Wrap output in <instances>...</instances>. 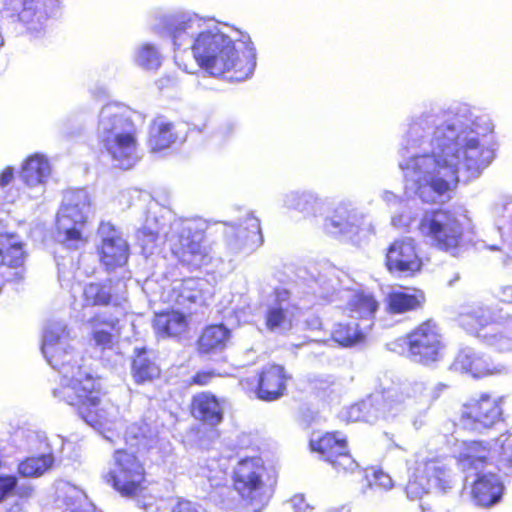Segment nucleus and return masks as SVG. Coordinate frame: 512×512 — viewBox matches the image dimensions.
<instances>
[{
  "instance_id": "09e8293b",
  "label": "nucleus",
  "mask_w": 512,
  "mask_h": 512,
  "mask_svg": "<svg viewBox=\"0 0 512 512\" xmlns=\"http://www.w3.org/2000/svg\"><path fill=\"white\" fill-rule=\"evenodd\" d=\"M135 61L146 70H154L161 66L162 57L155 46L145 43L137 49Z\"/></svg>"
},
{
  "instance_id": "4468645a",
  "label": "nucleus",
  "mask_w": 512,
  "mask_h": 512,
  "mask_svg": "<svg viewBox=\"0 0 512 512\" xmlns=\"http://www.w3.org/2000/svg\"><path fill=\"white\" fill-rule=\"evenodd\" d=\"M310 446L338 473L353 472L358 468L357 462L348 452L346 439L340 433H326L319 439H312Z\"/></svg>"
},
{
  "instance_id": "5701e85b",
  "label": "nucleus",
  "mask_w": 512,
  "mask_h": 512,
  "mask_svg": "<svg viewBox=\"0 0 512 512\" xmlns=\"http://www.w3.org/2000/svg\"><path fill=\"white\" fill-rule=\"evenodd\" d=\"M199 280L189 278L183 281H175L171 288L164 294L166 302L179 309H191L194 304H201L203 294Z\"/></svg>"
},
{
  "instance_id": "4c0bfd02",
  "label": "nucleus",
  "mask_w": 512,
  "mask_h": 512,
  "mask_svg": "<svg viewBox=\"0 0 512 512\" xmlns=\"http://www.w3.org/2000/svg\"><path fill=\"white\" fill-rule=\"evenodd\" d=\"M174 125L163 117L156 118L150 127L149 145L153 151L168 148L176 141Z\"/></svg>"
},
{
  "instance_id": "e2e57ef3",
  "label": "nucleus",
  "mask_w": 512,
  "mask_h": 512,
  "mask_svg": "<svg viewBox=\"0 0 512 512\" xmlns=\"http://www.w3.org/2000/svg\"><path fill=\"white\" fill-rule=\"evenodd\" d=\"M362 408L366 409L367 408V404L363 403L362 405L352 406L351 410H350L351 416H353L354 414H358V412H360ZM354 420L355 421H357V420L371 421V419L369 417H366V416H362L361 417L360 415H355Z\"/></svg>"
},
{
  "instance_id": "cd10ccee",
  "label": "nucleus",
  "mask_w": 512,
  "mask_h": 512,
  "mask_svg": "<svg viewBox=\"0 0 512 512\" xmlns=\"http://www.w3.org/2000/svg\"><path fill=\"white\" fill-rule=\"evenodd\" d=\"M502 493L503 484L496 474L477 475L472 487V497L477 505L490 507L500 501Z\"/></svg>"
},
{
  "instance_id": "6e6552de",
  "label": "nucleus",
  "mask_w": 512,
  "mask_h": 512,
  "mask_svg": "<svg viewBox=\"0 0 512 512\" xmlns=\"http://www.w3.org/2000/svg\"><path fill=\"white\" fill-rule=\"evenodd\" d=\"M421 234L437 248L455 249L462 238V227L454 214L445 210L427 211L419 224Z\"/></svg>"
},
{
  "instance_id": "a19ab883",
  "label": "nucleus",
  "mask_w": 512,
  "mask_h": 512,
  "mask_svg": "<svg viewBox=\"0 0 512 512\" xmlns=\"http://www.w3.org/2000/svg\"><path fill=\"white\" fill-rule=\"evenodd\" d=\"M423 473L430 478V484L434 483L443 492H447L453 487L454 475L443 460L432 459L426 461L423 464Z\"/></svg>"
},
{
  "instance_id": "052dcab7",
  "label": "nucleus",
  "mask_w": 512,
  "mask_h": 512,
  "mask_svg": "<svg viewBox=\"0 0 512 512\" xmlns=\"http://www.w3.org/2000/svg\"><path fill=\"white\" fill-rule=\"evenodd\" d=\"M14 179V169L6 167L0 174V187H6Z\"/></svg>"
},
{
  "instance_id": "ddd939ff",
  "label": "nucleus",
  "mask_w": 512,
  "mask_h": 512,
  "mask_svg": "<svg viewBox=\"0 0 512 512\" xmlns=\"http://www.w3.org/2000/svg\"><path fill=\"white\" fill-rule=\"evenodd\" d=\"M498 321L495 313L489 307L484 306L473 307L459 316V323L467 332L476 333L488 345L501 352L512 351V338L501 333H480L487 325Z\"/></svg>"
},
{
  "instance_id": "423d86ee",
  "label": "nucleus",
  "mask_w": 512,
  "mask_h": 512,
  "mask_svg": "<svg viewBox=\"0 0 512 512\" xmlns=\"http://www.w3.org/2000/svg\"><path fill=\"white\" fill-rule=\"evenodd\" d=\"M91 213V199L84 189L67 191L57 214V238L69 249H79L87 242L84 228Z\"/></svg>"
},
{
  "instance_id": "dca6fc26",
  "label": "nucleus",
  "mask_w": 512,
  "mask_h": 512,
  "mask_svg": "<svg viewBox=\"0 0 512 512\" xmlns=\"http://www.w3.org/2000/svg\"><path fill=\"white\" fill-rule=\"evenodd\" d=\"M501 398L483 394L464 406L462 423L474 430L492 427L501 419Z\"/></svg>"
},
{
  "instance_id": "c9c22d12",
  "label": "nucleus",
  "mask_w": 512,
  "mask_h": 512,
  "mask_svg": "<svg viewBox=\"0 0 512 512\" xmlns=\"http://www.w3.org/2000/svg\"><path fill=\"white\" fill-rule=\"evenodd\" d=\"M24 262L22 243L16 235L0 234V265L18 269Z\"/></svg>"
},
{
  "instance_id": "69168bd1",
  "label": "nucleus",
  "mask_w": 512,
  "mask_h": 512,
  "mask_svg": "<svg viewBox=\"0 0 512 512\" xmlns=\"http://www.w3.org/2000/svg\"><path fill=\"white\" fill-rule=\"evenodd\" d=\"M502 295L504 299L512 303V286H507L502 289Z\"/></svg>"
},
{
  "instance_id": "58836bf2",
  "label": "nucleus",
  "mask_w": 512,
  "mask_h": 512,
  "mask_svg": "<svg viewBox=\"0 0 512 512\" xmlns=\"http://www.w3.org/2000/svg\"><path fill=\"white\" fill-rule=\"evenodd\" d=\"M424 301L425 296L419 290L396 291L388 296V309L391 313L401 314L421 307Z\"/></svg>"
},
{
  "instance_id": "680f3d73",
  "label": "nucleus",
  "mask_w": 512,
  "mask_h": 512,
  "mask_svg": "<svg viewBox=\"0 0 512 512\" xmlns=\"http://www.w3.org/2000/svg\"><path fill=\"white\" fill-rule=\"evenodd\" d=\"M375 479L377 484L385 489H390L393 486L391 477L383 472L376 473Z\"/></svg>"
},
{
  "instance_id": "37998d69",
  "label": "nucleus",
  "mask_w": 512,
  "mask_h": 512,
  "mask_svg": "<svg viewBox=\"0 0 512 512\" xmlns=\"http://www.w3.org/2000/svg\"><path fill=\"white\" fill-rule=\"evenodd\" d=\"M372 326L371 323L360 326L358 323H338L333 332V340L342 346L348 347L361 342L366 335V331Z\"/></svg>"
},
{
  "instance_id": "0eeeda50",
  "label": "nucleus",
  "mask_w": 512,
  "mask_h": 512,
  "mask_svg": "<svg viewBox=\"0 0 512 512\" xmlns=\"http://www.w3.org/2000/svg\"><path fill=\"white\" fill-rule=\"evenodd\" d=\"M387 347L398 354L407 353L414 362L428 365L442 358L445 345L437 324L428 320L406 338H399L387 344Z\"/></svg>"
},
{
  "instance_id": "a18cd8bd",
  "label": "nucleus",
  "mask_w": 512,
  "mask_h": 512,
  "mask_svg": "<svg viewBox=\"0 0 512 512\" xmlns=\"http://www.w3.org/2000/svg\"><path fill=\"white\" fill-rule=\"evenodd\" d=\"M85 305H107L113 303L119 305L118 297L111 294V286L109 284L90 283L83 290Z\"/></svg>"
},
{
  "instance_id": "e433bc0d",
  "label": "nucleus",
  "mask_w": 512,
  "mask_h": 512,
  "mask_svg": "<svg viewBox=\"0 0 512 512\" xmlns=\"http://www.w3.org/2000/svg\"><path fill=\"white\" fill-rule=\"evenodd\" d=\"M132 375L135 382L139 384L150 382L160 375V368L145 348L135 349V357L132 362Z\"/></svg>"
},
{
  "instance_id": "7c9ffc66",
  "label": "nucleus",
  "mask_w": 512,
  "mask_h": 512,
  "mask_svg": "<svg viewBox=\"0 0 512 512\" xmlns=\"http://www.w3.org/2000/svg\"><path fill=\"white\" fill-rule=\"evenodd\" d=\"M296 310V307L283 298L272 304L265 316L267 329L279 334L287 332L293 326Z\"/></svg>"
},
{
  "instance_id": "a878e982",
  "label": "nucleus",
  "mask_w": 512,
  "mask_h": 512,
  "mask_svg": "<svg viewBox=\"0 0 512 512\" xmlns=\"http://www.w3.org/2000/svg\"><path fill=\"white\" fill-rule=\"evenodd\" d=\"M361 223V216L351 203L341 202L334 209L333 214L325 219V229L334 235L350 234L357 231Z\"/></svg>"
},
{
  "instance_id": "2f4dec72",
  "label": "nucleus",
  "mask_w": 512,
  "mask_h": 512,
  "mask_svg": "<svg viewBox=\"0 0 512 512\" xmlns=\"http://www.w3.org/2000/svg\"><path fill=\"white\" fill-rule=\"evenodd\" d=\"M155 333L161 337H176L188 328L187 316L178 310L155 314L153 320Z\"/></svg>"
},
{
  "instance_id": "0e129e2a",
  "label": "nucleus",
  "mask_w": 512,
  "mask_h": 512,
  "mask_svg": "<svg viewBox=\"0 0 512 512\" xmlns=\"http://www.w3.org/2000/svg\"><path fill=\"white\" fill-rule=\"evenodd\" d=\"M382 198L389 205H397L402 203L398 196L390 191H385L382 195Z\"/></svg>"
},
{
  "instance_id": "c756f323",
  "label": "nucleus",
  "mask_w": 512,
  "mask_h": 512,
  "mask_svg": "<svg viewBox=\"0 0 512 512\" xmlns=\"http://www.w3.org/2000/svg\"><path fill=\"white\" fill-rule=\"evenodd\" d=\"M192 415L199 421L216 426L223 420V410L217 398L210 393H200L193 397Z\"/></svg>"
},
{
  "instance_id": "774afa93",
  "label": "nucleus",
  "mask_w": 512,
  "mask_h": 512,
  "mask_svg": "<svg viewBox=\"0 0 512 512\" xmlns=\"http://www.w3.org/2000/svg\"><path fill=\"white\" fill-rule=\"evenodd\" d=\"M328 512H350V509L346 506H342L340 508L331 509Z\"/></svg>"
},
{
  "instance_id": "79ce46f5",
  "label": "nucleus",
  "mask_w": 512,
  "mask_h": 512,
  "mask_svg": "<svg viewBox=\"0 0 512 512\" xmlns=\"http://www.w3.org/2000/svg\"><path fill=\"white\" fill-rule=\"evenodd\" d=\"M55 458L52 451L38 456L27 457L18 464L17 472L23 478H38L49 471Z\"/></svg>"
},
{
  "instance_id": "c03bdc74",
  "label": "nucleus",
  "mask_w": 512,
  "mask_h": 512,
  "mask_svg": "<svg viewBox=\"0 0 512 512\" xmlns=\"http://www.w3.org/2000/svg\"><path fill=\"white\" fill-rule=\"evenodd\" d=\"M34 493L35 487L32 484H20L17 490L3 502L2 512H26Z\"/></svg>"
},
{
  "instance_id": "473e14b6",
  "label": "nucleus",
  "mask_w": 512,
  "mask_h": 512,
  "mask_svg": "<svg viewBox=\"0 0 512 512\" xmlns=\"http://www.w3.org/2000/svg\"><path fill=\"white\" fill-rule=\"evenodd\" d=\"M57 498L65 505L64 512H97L84 491L69 482L58 483Z\"/></svg>"
},
{
  "instance_id": "bb28decb",
  "label": "nucleus",
  "mask_w": 512,
  "mask_h": 512,
  "mask_svg": "<svg viewBox=\"0 0 512 512\" xmlns=\"http://www.w3.org/2000/svg\"><path fill=\"white\" fill-rule=\"evenodd\" d=\"M159 433L160 425L157 421L147 418L129 425L125 433V440L131 447L148 450L157 443Z\"/></svg>"
},
{
  "instance_id": "aec40b11",
  "label": "nucleus",
  "mask_w": 512,
  "mask_h": 512,
  "mask_svg": "<svg viewBox=\"0 0 512 512\" xmlns=\"http://www.w3.org/2000/svg\"><path fill=\"white\" fill-rule=\"evenodd\" d=\"M421 265L415 241L411 237L396 239L387 249L386 266L390 271L414 273Z\"/></svg>"
},
{
  "instance_id": "4d7b16f0",
  "label": "nucleus",
  "mask_w": 512,
  "mask_h": 512,
  "mask_svg": "<svg viewBox=\"0 0 512 512\" xmlns=\"http://www.w3.org/2000/svg\"><path fill=\"white\" fill-rule=\"evenodd\" d=\"M291 507L295 512H307L311 509L302 494H296L290 499Z\"/></svg>"
},
{
  "instance_id": "3c124183",
  "label": "nucleus",
  "mask_w": 512,
  "mask_h": 512,
  "mask_svg": "<svg viewBox=\"0 0 512 512\" xmlns=\"http://www.w3.org/2000/svg\"><path fill=\"white\" fill-rule=\"evenodd\" d=\"M336 284L335 279L328 278L326 275H319V277L314 280V285L311 286V289L313 293L320 298L330 300L336 290Z\"/></svg>"
},
{
  "instance_id": "393cba45",
  "label": "nucleus",
  "mask_w": 512,
  "mask_h": 512,
  "mask_svg": "<svg viewBox=\"0 0 512 512\" xmlns=\"http://www.w3.org/2000/svg\"><path fill=\"white\" fill-rule=\"evenodd\" d=\"M287 376L280 365H269L260 374L257 396L261 400L273 401L280 398L286 389Z\"/></svg>"
},
{
  "instance_id": "13d9d810",
  "label": "nucleus",
  "mask_w": 512,
  "mask_h": 512,
  "mask_svg": "<svg viewBox=\"0 0 512 512\" xmlns=\"http://www.w3.org/2000/svg\"><path fill=\"white\" fill-rule=\"evenodd\" d=\"M215 377L216 375L213 371H200L192 378V383L204 386L209 384Z\"/></svg>"
},
{
  "instance_id": "de8ad7c7",
  "label": "nucleus",
  "mask_w": 512,
  "mask_h": 512,
  "mask_svg": "<svg viewBox=\"0 0 512 512\" xmlns=\"http://www.w3.org/2000/svg\"><path fill=\"white\" fill-rule=\"evenodd\" d=\"M430 478L423 473V466L418 467L409 478L406 486L407 497L411 500L421 499L430 489Z\"/></svg>"
},
{
  "instance_id": "412c9836",
  "label": "nucleus",
  "mask_w": 512,
  "mask_h": 512,
  "mask_svg": "<svg viewBox=\"0 0 512 512\" xmlns=\"http://www.w3.org/2000/svg\"><path fill=\"white\" fill-rule=\"evenodd\" d=\"M493 462V446L490 442L465 441L462 443L458 464L464 472L478 475L486 465Z\"/></svg>"
},
{
  "instance_id": "5fc2aeb1",
  "label": "nucleus",
  "mask_w": 512,
  "mask_h": 512,
  "mask_svg": "<svg viewBox=\"0 0 512 512\" xmlns=\"http://www.w3.org/2000/svg\"><path fill=\"white\" fill-rule=\"evenodd\" d=\"M416 214L412 213L406 206L400 213L392 217V224L397 228H408L415 220Z\"/></svg>"
},
{
  "instance_id": "6ab92c4d",
  "label": "nucleus",
  "mask_w": 512,
  "mask_h": 512,
  "mask_svg": "<svg viewBox=\"0 0 512 512\" xmlns=\"http://www.w3.org/2000/svg\"><path fill=\"white\" fill-rule=\"evenodd\" d=\"M101 238V261L107 268L122 266L128 259V243L110 223L102 222L98 229Z\"/></svg>"
},
{
  "instance_id": "2eb2a0df",
  "label": "nucleus",
  "mask_w": 512,
  "mask_h": 512,
  "mask_svg": "<svg viewBox=\"0 0 512 512\" xmlns=\"http://www.w3.org/2000/svg\"><path fill=\"white\" fill-rule=\"evenodd\" d=\"M432 399L423 381L413 380L387 393L382 403V416L394 417L408 407L418 403L427 404Z\"/></svg>"
},
{
  "instance_id": "9d476101",
  "label": "nucleus",
  "mask_w": 512,
  "mask_h": 512,
  "mask_svg": "<svg viewBox=\"0 0 512 512\" xmlns=\"http://www.w3.org/2000/svg\"><path fill=\"white\" fill-rule=\"evenodd\" d=\"M266 469L260 458L242 459L234 470V487L242 498L251 502L264 504L265 496L264 475Z\"/></svg>"
},
{
  "instance_id": "20e7f679",
  "label": "nucleus",
  "mask_w": 512,
  "mask_h": 512,
  "mask_svg": "<svg viewBox=\"0 0 512 512\" xmlns=\"http://www.w3.org/2000/svg\"><path fill=\"white\" fill-rule=\"evenodd\" d=\"M240 42L245 46L242 57L239 56L235 41L214 26L194 42L191 50L198 65L211 75L222 76L231 73L228 79L243 81L250 77L255 69L256 54L248 36L247 42Z\"/></svg>"
},
{
  "instance_id": "f3484780",
  "label": "nucleus",
  "mask_w": 512,
  "mask_h": 512,
  "mask_svg": "<svg viewBox=\"0 0 512 512\" xmlns=\"http://www.w3.org/2000/svg\"><path fill=\"white\" fill-rule=\"evenodd\" d=\"M166 29L177 49H191L200 36L209 29L197 15L179 14L166 19Z\"/></svg>"
},
{
  "instance_id": "39448f33",
  "label": "nucleus",
  "mask_w": 512,
  "mask_h": 512,
  "mask_svg": "<svg viewBox=\"0 0 512 512\" xmlns=\"http://www.w3.org/2000/svg\"><path fill=\"white\" fill-rule=\"evenodd\" d=\"M97 138L120 168L129 169L138 161L136 126L126 107L108 104L102 108Z\"/></svg>"
},
{
  "instance_id": "f704fd0d",
  "label": "nucleus",
  "mask_w": 512,
  "mask_h": 512,
  "mask_svg": "<svg viewBox=\"0 0 512 512\" xmlns=\"http://www.w3.org/2000/svg\"><path fill=\"white\" fill-rule=\"evenodd\" d=\"M50 171L48 160L43 155L35 154L24 162L20 178L28 187H37L45 183Z\"/></svg>"
},
{
  "instance_id": "864d4df0",
  "label": "nucleus",
  "mask_w": 512,
  "mask_h": 512,
  "mask_svg": "<svg viewBox=\"0 0 512 512\" xmlns=\"http://www.w3.org/2000/svg\"><path fill=\"white\" fill-rule=\"evenodd\" d=\"M18 479L13 475L0 476V503L4 502L10 495L17 490Z\"/></svg>"
},
{
  "instance_id": "4be33fe9",
  "label": "nucleus",
  "mask_w": 512,
  "mask_h": 512,
  "mask_svg": "<svg viewBox=\"0 0 512 512\" xmlns=\"http://www.w3.org/2000/svg\"><path fill=\"white\" fill-rule=\"evenodd\" d=\"M454 366L456 369L470 373L475 378L507 372L506 366L492 362L489 357L471 348H465L460 351L454 362Z\"/></svg>"
},
{
  "instance_id": "b1692460",
  "label": "nucleus",
  "mask_w": 512,
  "mask_h": 512,
  "mask_svg": "<svg viewBox=\"0 0 512 512\" xmlns=\"http://www.w3.org/2000/svg\"><path fill=\"white\" fill-rule=\"evenodd\" d=\"M283 206L304 218H315L323 214L326 201L312 191H289L283 196Z\"/></svg>"
},
{
  "instance_id": "f8f14e48",
  "label": "nucleus",
  "mask_w": 512,
  "mask_h": 512,
  "mask_svg": "<svg viewBox=\"0 0 512 512\" xmlns=\"http://www.w3.org/2000/svg\"><path fill=\"white\" fill-rule=\"evenodd\" d=\"M3 8L18 15L31 32L40 33L49 17L56 14L60 0H0Z\"/></svg>"
},
{
  "instance_id": "a211bd4d",
  "label": "nucleus",
  "mask_w": 512,
  "mask_h": 512,
  "mask_svg": "<svg viewBox=\"0 0 512 512\" xmlns=\"http://www.w3.org/2000/svg\"><path fill=\"white\" fill-rule=\"evenodd\" d=\"M99 394L98 386L95 403L87 401L85 405L78 408V414L88 425L103 434L106 439L110 440L111 436L106 435L105 432H112L116 427L118 407L106 399H101Z\"/></svg>"
},
{
  "instance_id": "c85d7f7f",
  "label": "nucleus",
  "mask_w": 512,
  "mask_h": 512,
  "mask_svg": "<svg viewBox=\"0 0 512 512\" xmlns=\"http://www.w3.org/2000/svg\"><path fill=\"white\" fill-rule=\"evenodd\" d=\"M118 324V319L113 317L99 315L91 319V335L94 345L102 351L112 350L120 334Z\"/></svg>"
},
{
  "instance_id": "1a4fd4ad",
  "label": "nucleus",
  "mask_w": 512,
  "mask_h": 512,
  "mask_svg": "<svg viewBox=\"0 0 512 512\" xmlns=\"http://www.w3.org/2000/svg\"><path fill=\"white\" fill-rule=\"evenodd\" d=\"M105 479L122 496H134L144 480V467L133 453L117 450Z\"/></svg>"
},
{
  "instance_id": "ea45409f",
  "label": "nucleus",
  "mask_w": 512,
  "mask_h": 512,
  "mask_svg": "<svg viewBox=\"0 0 512 512\" xmlns=\"http://www.w3.org/2000/svg\"><path fill=\"white\" fill-rule=\"evenodd\" d=\"M230 339V331L223 325H211L201 334L198 346L202 353L223 350Z\"/></svg>"
},
{
  "instance_id": "9b49d317",
  "label": "nucleus",
  "mask_w": 512,
  "mask_h": 512,
  "mask_svg": "<svg viewBox=\"0 0 512 512\" xmlns=\"http://www.w3.org/2000/svg\"><path fill=\"white\" fill-rule=\"evenodd\" d=\"M225 244L231 255L251 251L263 243L260 221L245 213L237 222L225 223Z\"/></svg>"
},
{
  "instance_id": "bf43d9fd",
  "label": "nucleus",
  "mask_w": 512,
  "mask_h": 512,
  "mask_svg": "<svg viewBox=\"0 0 512 512\" xmlns=\"http://www.w3.org/2000/svg\"><path fill=\"white\" fill-rule=\"evenodd\" d=\"M133 194H137V192L131 190L121 191L118 194L116 200L118 201V204L123 208L130 207Z\"/></svg>"
},
{
  "instance_id": "72a5a7b5",
  "label": "nucleus",
  "mask_w": 512,
  "mask_h": 512,
  "mask_svg": "<svg viewBox=\"0 0 512 512\" xmlns=\"http://www.w3.org/2000/svg\"><path fill=\"white\" fill-rule=\"evenodd\" d=\"M346 310L350 317L370 323L379 308L378 301L370 293H347Z\"/></svg>"
},
{
  "instance_id": "6e6d98bb",
  "label": "nucleus",
  "mask_w": 512,
  "mask_h": 512,
  "mask_svg": "<svg viewBox=\"0 0 512 512\" xmlns=\"http://www.w3.org/2000/svg\"><path fill=\"white\" fill-rule=\"evenodd\" d=\"M222 471L216 461H212L206 467L201 466V475L206 477L209 481H212L218 477Z\"/></svg>"
},
{
  "instance_id": "f257e3e1",
  "label": "nucleus",
  "mask_w": 512,
  "mask_h": 512,
  "mask_svg": "<svg viewBox=\"0 0 512 512\" xmlns=\"http://www.w3.org/2000/svg\"><path fill=\"white\" fill-rule=\"evenodd\" d=\"M400 154L406 194L426 203L444 202L452 186L478 178L494 157L475 121L433 111L409 120Z\"/></svg>"
},
{
  "instance_id": "603ef678",
  "label": "nucleus",
  "mask_w": 512,
  "mask_h": 512,
  "mask_svg": "<svg viewBox=\"0 0 512 512\" xmlns=\"http://www.w3.org/2000/svg\"><path fill=\"white\" fill-rule=\"evenodd\" d=\"M500 219L497 221V228L502 237L512 233V200L506 202L496 210Z\"/></svg>"
},
{
  "instance_id": "7ed1b4c3",
  "label": "nucleus",
  "mask_w": 512,
  "mask_h": 512,
  "mask_svg": "<svg viewBox=\"0 0 512 512\" xmlns=\"http://www.w3.org/2000/svg\"><path fill=\"white\" fill-rule=\"evenodd\" d=\"M70 330L63 321H50L43 333L41 351L47 362L61 375L53 396L77 409L85 403H95L99 383L83 370L82 358L75 352Z\"/></svg>"
},
{
  "instance_id": "49530a36",
  "label": "nucleus",
  "mask_w": 512,
  "mask_h": 512,
  "mask_svg": "<svg viewBox=\"0 0 512 512\" xmlns=\"http://www.w3.org/2000/svg\"><path fill=\"white\" fill-rule=\"evenodd\" d=\"M493 455L499 470L512 473V434L502 435L493 442Z\"/></svg>"
},
{
  "instance_id": "f03ea898",
  "label": "nucleus",
  "mask_w": 512,
  "mask_h": 512,
  "mask_svg": "<svg viewBox=\"0 0 512 512\" xmlns=\"http://www.w3.org/2000/svg\"><path fill=\"white\" fill-rule=\"evenodd\" d=\"M171 213L151 200L143 224L137 230V238L143 249L152 248L165 239L172 254L188 267L198 269L207 266L213 258L212 249L205 243L202 224L191 219L173 222Z\"/></svg>"
},
{
  "instance_id": "338daca9",
  "label": "nucleus",
  "mask_w": 512,
  "mask_h": 512,
  "mask_svg": "<svg viewBox=\"0 0 512 512\" xmlns=\"http://www.w3.org/2000/svg\"><path fill=\"white\" fill-rule=\"evenodd\" d=\"M234 131V125L233 124H227L222 128L223 134H231Z\"/></svg>"
},
{
  "instance_id": "8fccbe9b",
  "label": "nucleus",
  "mask_w": 512,
  "mask_h": 512,
  "mask_svg": "<svg viewBox=\"0 0 512 512\" xmlns=\"http://www.w3.org/2000/svg\"><path fill=\"white\" fill-rule=\"evenodd\" d=\"M156 512H206L199 504L180 498L160 500Z\"/></svg>"
}]
</instances>
